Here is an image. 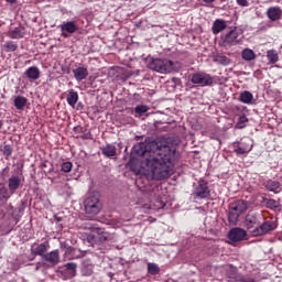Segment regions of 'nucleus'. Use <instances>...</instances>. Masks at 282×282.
Returning a JSON list of instances; mask_svg holds the SVG:
<instances>
[{"label":"nucleus","instance_id":"nucleus-1","mask_svg":"<svg viewBox=\"0 0 282 282\" xmlns=\"http://www.w3.org/2000/svg\"><path fill=\"white\" fill-rule=\"evenodd\" d=\"M133 153L141 158L151 180L161 181L171 177L173 162L177 155V144L171 139L140 142L134 144Z\"/></svg>","mask_w":282,"mask_h":282},{"label":"nucleus","instance_id":"nucleus-2","mask_svg":"<svg viewBox=\"0 0 282 282\" xmlns=\"http://www.w3.org/2000/svg\"><path fill=\"white\" fill-rule=\"evenodd\" d=\"M147 65L149 69L159 74H171L174 69V64L171 59L148 57Z\"/></svg>","mask_w":282,"mask_h":282},{"label":"nucleus","instance_id":"nucleus-3","mask_svg":"<svg viewBox=\"0 0 282 282\" xmlns=\"http://www.w3.org/2000/svg\"><path fill=\"white\" fill-rule=\"evenodd\" d=\"M248 210V202L238 199L229 205L228 221L230 226H237L239 217Z\"/></svg>","mask_w":282,"mask_h":282},{"label":"nucleus","instance_id":"nucleus-4","mask_svg":"<svg viewBox=\"0 0 282 282\" xmlns=\"http://www.w3.org/2000/svg\"><path fill=\"white\" fill-rule=\"evenodd\" d=\"M84 208L88 219H93L102 210V203L96 196H88L84 202Z\"/></svg>","mask_w":282,"mask_h":282},{"label":"nucleus","instance_id":"nucleus-5","mask_svg":"<svg viewBox=\"0 0 282 282\" xmlns=\"http://www.w3.org/2000/svg\"><path fill=\"white\" fill-rule=\"evenodd\" d=\"M193 85H197L198 87H213L215 83V78L207 73H195L192 75Z\"/></svg>","mask_w":282,"mask_h":282},{"label":"nucleus","instance_id":"nucleus-6","mask_svg":"<svg viewBox=\"0 0 282 282\" xmlns=\"http://www.w3.org/2000/svg\"><path fill=\"white\" fill-rule=\"evenodd\" d=\"M272 230H276V223L267 220L259 227L251 230V235L252 237H263V235H268V232H272Z\"/></svg>","mask_w":282,"mask_h":282},{"label":"nucleus","instance_id":"nucleus-7","mask_svg":"<svg viewBox=\"0 0 282 282\" xmlns=\"http://www.w3.org/2000/svg\"><path fill=\"white\" fill-rule=\"evenodd\" d=\"M194 195L198 199H206L210 197V189L208 188V183L204 180H200L194 187Z\"/></svg>","mask_w":282,"mask_h":282},{"label":"nucleus","instance_id":"nucleus-8","mask_svg":"<svg viewBox=\"0 0 282 282\" xmlns=\"http://www.w3.org/2000/svg\"><path fill=\"white\" fill-rule=\"evenodd\" d=\"M59 30L64 39H69L70 34H75V32H78V22L76 21L63 22V24L59 25Z\"/></svg>","mask_w":282,"mask_h":282},{"label":"nucleus","instance_id":"nucleus-9","mask_svg":"<svg viewBox=\"0 0 282 282\" xmlns=\"http://www.w3.org/2000/svg\"><path fill=\"white\" fill-rule=\"evenodd\" d=\"M246 237H248V232L245 229L239 228V227L232 228L228 232V239L231 240L234 243L243 241V239H246Z\"/></svg>","mask_w":282,"mask_h":282},{"label":"nucleus","instance_id":"nucleus-10","mask_svg":"<svg viewBox=\"0 0 282 282\" xmlns=\"http://www.w3.org/2000/svg\"><path fill=\"white\" fill-rule=\"evenodd\" d=\"M50 250V241H45L43 243H33L31 246V254L34 257H42V259L45 257V252Z\"/></svg>","mask_w":282,"mask_h":282},{"label":"nucleus","instance_id":"nucleus-11","mask_svg":"<svg viewBox=\"0 0 282 282\" xmlns=\"http://www.w3.org/2000/svg\"><path fill=\"white\" fill-rule=\"evenodd\" d=\"M239 31L237 28L231 29L228 33L223 35L221 40L225 45H237L239 43Z\"/></svg>","mask_w":282,"mask_h":282},{"label":"nucleus","instance_id":"nucleus-12","mask_svg":"<svg viewBox=\"0 0 282 282\" xmlns=\"http://www.w3.org/2000/svg\"><path fill=\"white\" fill-rule=\"evenodd\" d=\"M232 148H234V153L238 155H246L252 151V144H248V143L239 144V142H234Z\"/></svg>","mask_w":282,"mask_h":282},{"label":"nucleus","instance_id":"nucleus-13","mask_svg":"<svg viewBox=\"0 0 282 282\" xmlns=\"http://www.w3.org/2000/svg\"><path fill=\"white\" fill-rule=\"evenodd\" d=\"M22 180L21 176L12 175L8 180V188L11 193V195H14L19 188H21Z\"/></svg>","mask_w":282,"mask_h":282},{"label":"nucleus","instance_id":"nucleus-14","mask_svg":"<svg viewBox=\"0 0 282 282\" xmlns=\"http://www.w3.org/2000/svg\"><path fill=\"white\" fill-rule=\"evenodd\" d=\"M42 259L47 263H51V265H58V263H61V252L57 249L50 251L48 253H45Z\"/></svg>","mask_w":282,"mask_h":282},{"label":"nucleus","instance_id":"nucleus-15","mask_svg":"<svg viewBox=\"0 0 282 282\" xmlns=\"http://www.w3.org/2000/svg\"><path fill=\"white\" fill-rule=\"evenodd\" d=\"M64 257L67 259V261H72L74 259H83V257H85V252L80 251L79 249L69 247L66 249Z\"/></svg>","mask_w":282,"mask_h":282},{"label":"nucleus","instance_id":"nucleus-16","mask_svg":"<svg viewBox=\"0 0 282 282\" xmlns=\"http://www.w3.org/2000/svg\"><path fill=\"white\" fill-rule=\"evenodd\" d=\"M74 78L80 83V80L87 79L89 76V70L85 66H78L77 68L73 69Z\"/></svg>","mask_w":282,"mask_h":282},{"label":"nucleus","instance_id":"nucleus-17","mask_svg":"<svg viewBox=\"0 0 282 282\" xmlns=\"http://www.w3.org/2000/svg\"><path fill=\"white\" fill-rule=\"evenodd\" d=\"M267 17L270 21H279L282 17V9L280 7H270L267 10Z\"/></svg>","mask_w":282,"mask_h":282},{"label":"nucleus","instance_id":"nucleus-18","mask_svg":"<svg viewBox=\"0 0 282 282\" xmlns=\"http://www.w3.org/2000/svg\"><path fill=\"white\" fill-rule=\"evenodd\" d=\"M7 36H9V39H23V36H25V28L17 26L11 29L7 32Z\"/></svg>","mask_w":282,"mask_h":282},{"label":"nucleus","instance_id":"nucleus-19","mask_svg":"<svg viewBox=\"0 0 282 282\" xmlns=\"http://www.w3.org/2000/svg\"><path fill=\"white\" fill-rule=\"evenodd\" d=\"M25 76L29 80H39L41 78V70L36 66H31L25 70Z\"/></svg>","mask_w":282,"mask_h":282},{"label":"nucleus","instance_id":"nucleus-20","mask_svg":"<svg viewBox=\"0 0 282 282\" xmlns=\"http://www.w3.org/2000/svg\"><path fill=\"white\" fill-rule=\"evenodd\" d=\"M254 226H259V218L256 215L248 214L245 218V227L247 230H251Z\"/></svg>","mask_w":282,"mask_h":282},{"label":"nucleus","instance_id":"nucleus-21","mask_svg":"<svg viewBox=\"0 0 282 282\" xmlns=\"http://www.w3.org/2000/svg\"><path fill=\"white\" fill-rule=\"evenodd\" d=\"M264 186H265V189L270 191L271 193L276 194V193H281V191H282V186H281V183L279 181L270 180L265 183Z\"/></svg>","mask_w":282,"mask_h":282},{"label":"nucleus","instance_id":"nucleus-22","mask_svg":"<svg viewBox=\"0 0 282 282\" xmlns=\"http://www.w3.org/2000/svg\"><path fill=\"white\" fill-rule=\"evenodd\" d=\"M229 279H231L232 282H254V278L250 275H243L241 273H231Z\"/></svg>","mask_w":282,"mask_h":282},{"label":"nucleus","instance_id":"nucleus-23","mask_svg":"<svg viewBox=\"0 0 282 282\" xmlns=\"http://www.w3.org/2000/svg\"><path fill=\"white\" fill-rule=\"evenodd\" d=\"M238 100L243 105H252V100H254V96L252 95V93L248 90H243L242 93H240Z\"/></svg>","mask_w":282,"mask_h":282},{"label":"nucleus","instance_id":"nucleus-24","mask_svg":"<svg viewBox=\"0 0 282 282\" xmlns=\"http://www.w3.org/2000/svg\"><path fill=\"white\" fill-rule=\"evenodd\" d=\"M212 30L213 34H219V32H224V30H226V21L217 19L216 21H214Z\"/></svg>","mask_w":282,"mask_h":282},{"label":"nucleus","instance_id":"nucleus-25","mask_svg":"<svg viewBox=\"0 0 282 282\" xmlns=\"http://www.w3.org/2000/svg\"><path fill=\"white\" fill-rule=\"evenodd\" d=\"M12 197V192L6 185H0V203H6Z\"/></svg>","mask_w":282,"mask_h":282},{"label":"nucleus","instance_id":"nucleus-26","mask_svg":"<svg viewBox=\"0 0 282 282\" xmlns=\"http://www.w3.org/2000/svg\"><path fill=\"white\" fill-rule=\"evenodd\" d=\"M66 100H67V104L69 105V107L75 108L76 107V102H78V93L75 91L74 89H70L68 91Z\"/></svg>","mask_w":282,"mask_h":282},{"label":"nucleus","instance_id":"nucleus-27","mask_svg":"<svg viewBox=\"0 0 282 282\" xmlns=\"http://www.w3.org/2000/svg\"><path fill=\"white\" fill-rule=\"evenodd\" d=\"M214 63H217V65H230V58H228L224 54H216L214 55Z\"/></svg>","mask_w":282,"mask_h":282},{"label":"nucleus","instance_id":"nucleus-28","mask_svg":"<svg viewBox=\"0 0 282 282\" xmlns=\"http://www.w3.org/2000/svg\"><path fill=\"white\" fill-rule=\"evenodd\" d=\"M101 152L106 158H116V147L111 144H107L101 149Z\"/></svg>","mask_w":282,"mask_h":282},{"label":"nucleus","instance_id":"nucleus-29","mask_svg":"<svg viewBox=\"0 0 282 282\" xmlns=\"http://www.w3.org/2000/svg\"><path fill=\"white\" fill-rule=\"evenodd\" d=\"M149 106L147 105H139L135 106L134 108V118H142V116H144V113H147L149 111Z\"/></svg>","mask_w":282,"mask_h":282},{"label":"nucleus","instance_id":"nucleus-30","mask_svg":"<svg viewBox=\"0 0 282 282\" xmlns=\"http://www.w3.org/2000/svg\"><path fill=\"white\" fill-rule=\"evenodd\" d=\"M25 105H28V98H25L23 96L15 97L14 107L17 109H20L22 111V109H25Z\"/></svg>","mask_w":282,"mask_h":282},{"label":"nucleus","instance_id":"nucleus-31","mask_svg":"<svg viewBox=\"0 0 282 282\" xmlns=\"http://www.w3.org/2000/svg\"><path fill=\"white\" fill-rule=\"evenodd\" d=\"M267 58L271 65L279 63V53L274 50H270L267 52Z\"/></svg>","mask_w":282,"mask_h":282},{"label":"nucleus","instance_id":"nucleus-32","mask_svg":"<svg viewBox=\"0 0 282 282\" xmlns=\"http://www.w3.org/2000/svg\"><path fill=\"white\" fill-rule=\"evenodd\" d=\"M243 61H254L257 58V55L254 54V51L250 48H245L241 54Z\"/></svg>","mask_w":282,"mask_h":282},{"label":"nucleus","instance_id":"nucleus-33","mask_svg":"<svg viewBox=\"0 0 282 282\" xmlns=\"http://www.w3.org/2000/svg\"><path fill=\"white\" fill-rule=\"evenodd\" d=\"M18 48H19V44H17V42L14 41H7L3 44L4 52H17Z\"/></svg>","mask_w":282,"mask_h":282},{"label":"nucleus","instance_id":"nucleus-34","mask_svg":"<svg viewBox=\"0 0 282 282\" xmlns=\"http://www.w3.org/2000/svg\"><path fill=\"white\" fill-rule=\"evenodd\" d=\"M23 207L15 208L12 213V218L14 219L15 224H19L21 221V218L23 217Z\"/></svg>","mask_w":282,"mask_h":282},{"label":"nucleus","instance_id":"nucleus-35","mask_svg":"<svg viewBox=\"0 0 282 282\" xmlns=\"http://www.w3.org/2000/svg\"><path fill=\"white\" fill-rule=\"evenodd\" d=\"M65 268L70 276H76V268H78V264H76L75 262H68L65 264Z\"/></svg>","mask_w":282,"mask_h":282},{"label":"nucleus","instance_id":"nucleus-36","mask_svg":"<svg viewBox=\"0 0 282 282\" xmlns=\"http://www.w3.org/2000/svg\"><path fill=\"white\" fill-rule=\"evenodd\" d=\"M85 230H91V232H102V229L98 227V225H94L91 223L84 224Z\"/></svg>","mask_w":282,"mask_h":282},{"label":"nucleus","instance_id":"nucleus-37","mask_svg":"<svg viewBox=\"0 0 282 282\" xmlns=\"http://www.w3.org/2000/svg\"><path fill=\"white\" fill-rule=\"evenodd\" d=\"M248 122V117L242 115L239 117L238 122L236 123L237 129H246V123Z\"/></svg>","mask_w":282,"mask_h":282},{"label":"nucleus","instance_id":"nucleus-38","mask_svg":"<svg viewBox=\"0 0 282 282\" xmlns=\"http://www.w3.org/2000/svg\"><path fill=\"white\" fill-rule=\"evenodd\" d=\"M148 272L149 274H160V267L155 263H148Z\"/></svg>","mask_w":282,"mask_h":282},{"label":"nucleus","instance_id":"nucleus-39","mask_svg":"<svg viewBox=\"0 0 282 282\" xmlns=\"http://www.w3.org/2000/svg\"><path fill=\"white\" fill-rule=\"evenodd\" d=\"M73 166H74V164H72V162L66 161V162L62 163L61 171H63L64 173H70Z\"/></svg>","mask_w":282,"mask_h":282},{"label":"nucleus","instance_id":"nucleus-40","mask_svg":"<svg viewBox=\"0 0 282 282\" xmlns=\"http://www.w3.org/2000/svg\"><path fill=\"white\" fill-rule=\"evenodd\" d=\"M2 154L6 156V159L8 160V158H10V155H12V145H4L2 149Z\"/></svg>","mask_w":282,"mask_h":282},{"label":"nucleus","instance_id":"nucleus-41","mask_svg":"<svg viewBox=\"0 0 282 282\" xmlns=\"http://www.w3.org/2000/svg\"><path fill=\"white\" fill-rule=\"evenodd\" d=\"M267 206L268 208H279V203L274 199H269L267 202Z\"/></svg>","mask_w":282,"mask_h":282},{"label":"nucleus","instance_id":"nucleus-42","mask_svg":"<svg viewBox=\"0 0 282 282\" xmlns=\"http://www.w3.org/2000/svg\"><path fill=\"white\" fill-rule=\"evenodd\" d=\"M238 6H241V8H248L249 3L248 0H236Z\"/></svg>","mask_w":282,"mask_h":282},{"label":"nucleus","instance_id":"nucleus-43","mask_svg":"<svg viewBox=\"0 0 282 282\" xmlns=\"http://www.w3.org/2000/svg\"><path fill=\"white\" fill-rule=\"evenodd\" d=\"M41 265H45V263H43V262H37V263H36V267H35L36 272H39V271L41 270Z\"/></svg>","mask_w":282,"mask_h":282},{"label":"nucleus","instance_id":"nucleus-44","mask_svg":"<svg viewBox=\"0 0 282 282\" xmlns=\"http://www.w3.org/2000/svg\"><path fill=\"white\" fill-rule=\"evenodd\" d=\"M62 72H64V74H70V73H72V70L69 69V67L62 68Z\"/></svg>","mask_w":282,"mask_h":282},{"label":"nucleus","instance_id":"nucleus-45","mask_svg":"<svg viewBox=\"0 0 282 282\" xmlns=\"http://www.w3.org/2000/svg\"><path fill=\"white\" fill-rule=\"evenodd\" d=\"M204 3H215V0H203Z\"/></svg>","mask_w":282,"mask_h":282},{"label":"nucleus","instance_id":"nucleus-46","mask_svg":"<svg viewBox=\"0 0 282 282\" xmlns=\"http://www.w3.org/2000/svg\"><path fill=\"white\" fill-rule=\"evenodd\" d=\"M8 3H17V0H7Z\"/></svg>","mask_w":282,"mask_h":282}]
</instances>
